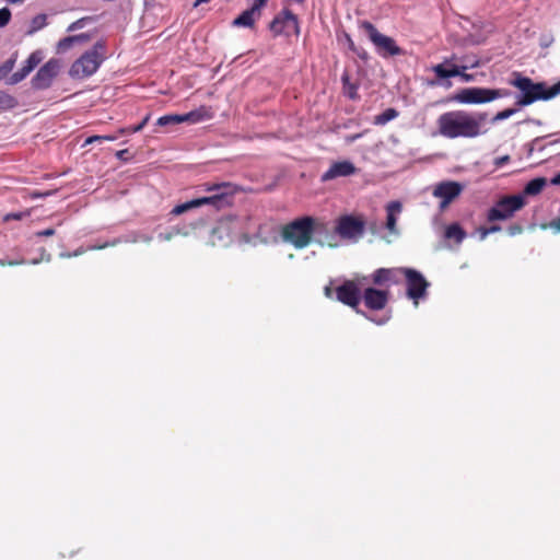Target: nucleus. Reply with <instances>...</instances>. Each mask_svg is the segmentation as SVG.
Wrapping results in <instances>:
<instances>
[{
	"mask_svg": "<svg viewBox=\"0 0 560 560\" xmlns=\"http://www.w3.org/2000/svg\"><path fill=\"white\" fill-rule=\"evenodd\" d=\"M488 118V112L450 110L438 117L436 126L439 133L446 139H472L489 131L486 127Z\"/></svg>",
	"mask_w": 560,
	"mask_h": 560,
	"instance_id": "1",
	"label": "nucleus"
},
{
	"mask_svg": "<svg viewBox=\"0 0 560 560\" xmlns=\"http://www.w3.org/2000/svg\"><path fill=\"white\" fill-rule=\"evenodd\" d=\"M517 92L514 94L515 106L523 108L538 101H550L553 97L552 88L545 81L535 82L521 72H513L509 81Z\"/></svg>",
	"mask_w": 560,
	"mask_h": 560,
	"instance_id": "2",
	"label": "nucleus"
},
{
	"mask_svg": "<svg viewBox=\"0 0 560 560\" xmlns=\"http://www.w3.org/2000/svg\"><path fill=\"white\" fill-rule=\"evenodd\" d=\"M206 191L208 192L207 196L198 197L184 203L177 205L172 210V213L179 215L190 209L200 207L202 205H210L215 210H221L226 207H230L233 203L236 187L231 183H221L214 184L212 186H207Z\"/></svg>",
	"mask_w": 560,
	"mask_h": 560,
	"instance_id": "3",
	"label": "nucleus"
},
{
	"mask_svg": "<svg viewBox=\"0 0 560 560\" xmlns=\"http://www.w3.org/2000/svg\"><path fill=\"white\" fill-rule=\"evenodd\" d=\"M106 42L97 40L91 49L73 61L69 69L72 79H84L93 75L106 59Z\"/></svg>",
	"mask_w": 560,
	"mask_h": 560,
	"instance_id": "4",
	"label": "nucleus"
},
{
	"mask_svg": "<svg viewBox=\"0 0 560 560\" xmlns=\"http://www.w3.org/2000/svg\"><path fill=\"white\" fill-rule=\"evenodd\" d=\"M315 219L312 217H301L285 224L281 230V236L284 242L292 244L295 248L307 247L314 236Z\"/></svg>",
	"mask_w": 560,
	"mask_h": 560,
	"instance_id": "5",
	"label": "nucleus"
},
{
	"mask_svg": "<svg viewBox=\"0 0 560 560\" xmlns=\"http://www.w3.org/2000/svg\"><path fill=\"white\" fill-rule=\"evenodd\" d=\"M360 28L364 31L370 42L374 45L375 51L382 58L401 56L405 54L396 40L378 32L376 26L370 21H361Z\"/></svg>",
	"mask_w": 560,
	"mask_h": 560,
	"instance_id": "6",
	"label": "nucleus"
},
{
	"mask_svg": "<svg viewBox=\"0 0 560 560\" xmlns=\"http://www.w3.org/2000/svg\"><path fill=\"white\" fill-rule=\"evenodd\" d=\"M526 205L523 195H505L500 197L487 212V221H505L514 217Z\"/></svg>",
	"mask_w": 560,
	"mask_h": 560,
	"instance_id": "7",
	"label": "nucleus"
},
{
	"mask_svg": "<svg viewBox=\"0 0 560 560\" xmlns=\"http://www.w3.org/2000/svg\"><path fill=\"white\" fill-rule=\"evenodd\" d=\"M489 88L468 86L458 89L453 94L446 96L441 103L465 104V105H482L490 103Z\"/></svg>",
	"mask_w": 560,
	"mask_h": 560,
	"instance_id": "8",
	"label": "nucleus"
},
{
	"mask_svg": "<svg viewBox=\"0 0 560 560\" xmlns=\"http://www.w3.org/2000/svg\"><path fill=\"white\" fill-rule=\"evenodd\" d=\"M336 232L342 240L357 242L365 232V221L352 214L340 215L336 220Z\"/></svg>",
	"mask_w": 560,
	"mask_h": 560,
	"instance_id": "9",
	"label": "nucleus"
},
{
	"mask_svg": "<svg viewBox=\"0 0 560 560\" xmlns=\"http://www.w3.org/2000/svg\"><path fill=\"white\" fill-rule=\"evenodd\" d=\"M401 275L405 276L407 282V296L412 300L417 306L419 300L424 298L429 288V282L417 270L411 268H401Z\"/></svg>",
	"mask_w": 560,
	"mask_h": 560,
	"instance_id": "10",
	"label": "nucleus"
},
{
	"mask_svg": "<svg viewBox=\"0 0 560 560\" xmlns=\"http://www.w3.org/2000/svg\"><path fill=\"white\" fill-rule=\"evenodd\" d=\"M268 27L273 37L289 35L290 33L287 31L288 28H293L296 35L300 34L299 18L288 8H283L278 14H276Z\"/></svg>",
	"mask_w": 560,
	"mask_h": 560,
	"instance_id": "11",
	"label": "nucleus"
},
{
	"mask_svg": "<svg viewBox=\"0 0 560 560\" xmlns=\"http://www.w3.org/2000/svg\"><path fill=\"white\" fill-rule=\"evenodd\" d=\"M61 62L57 58H50L44 63L32 78V88L36 91H44L51 86L54 79L59 74Z\"/></svg>",
	"mask_w": 560,
	"mask_h": 560,
	"instance_id": "12",
	"label": "nucleus"
},
{
	"mask_svg": "<svg viewBox=\"0 0 560 560\" xmlns=\"http://www.w3.org/2000/svg\"><path fill=\"white\" fill-rule=\"evenodd\" d=\"M336 299L342 304L353 308L357 313L361 301V291L358 284L352 280H346L341 285L336 288Z\"/></svg>",
	"mask_w": 560,
	"mask_h": 560,
	"instance_id": "13",
	"label": "nucleus"
},
{
	"mask_svg": "<svg viewBox=\"0 0 560 560\" xmlns=\"http://www.w3.org/2000/svg\"><path fill=\"white\" fill-rule=\"evenodd\" d=\"M464 186L457 182H441L433 189V196L441 199L440 207L448 206L463 191Z\"/></svg>",
	"mask_w": 560,
	"mask_h": 560,
	"instance_id": "14",
	"label": "nucleus"
},
{
	"mask_svg": "<svg viewBox=\"0 0 560 560\" xmlns=\"http://www.w3.org/2000/svg\"><path fill=\"white\" fill-rule=\"evenodd\" d=\"M314 236L316 237V242L322 246H338V234L336 232V225L334 229H331L329 223L324 220L315 219Z\"/></svg>",
	"mask_w": 560,
	"mask_h": 560,
	"instance_id": "15",
	"label": "nucleus"
},
{
	"mask_svg": "<svg viewBox=\"0 0 560 560\" xmlns=\"http://www.w3.org/2000/svg\"><path fill=\"white\" fill-rule=\"evenodd\" d=\"M364 305L371 311L385 308L389 301V291L375 288H366L361 294Z\"/></svg>",
	"mask_w": 560,
	"mask_h": 560,
	"instance_id": "16",
	"label": "nucleus"
},
{
	"mask_svg": "<svg viewBox=\"0 0 560 560\" xmlns=\"http://www.w3.org/2000/svg\"><path fill=\"white\" fill-rule=\"evenodd\" d=\"M43 60V52L42 50H35L33 51L27 59L24 61L21 69H19L16 72L11 74L8 80L7 84L9 85H15L23 81Z\"/></svg>",
	"mask_w": 560,
	"mask_h": 560,
	"instance_id": "17",
	"label": "nucleus"
},
{
	"mask_svg": "<svg viewBox=\"0 0 560 560\" xmlns=\"http://www.w3.org/2000/svg\"><path fill=\"white\" fill-rule=\"evenodd\" d=\"M455 59V56L451 58H445L442 63L435 65L432 67V71L439 80H448L451 78H455L458 74H462V70H466V66L453 65L452 61Z\"/></svg>",
	"mask_w": 560,
	"mask_h": 560,
	"instance_id": "18",
	"label": "nucleus"
},
{
	"mask_svg": "<svg viewBox=\"0 0 560 560\" xmlns=\"http://www.w3.org/2000/svg\"><path fill=\"white\" fill-rule=\"evenodd\" d=\"M399 275H401V268H380L373 272L372 281L376 285L386 283L397 284L399 282Z\"/></svg>",
	"mask_w": 560,
	"mask_h": 560,
	"instance_id": "19",
	"label": "nucleus"
},
{
	"mask_svg": "<svg viewBox=\"0 0 560 560\" xmlns=\"http://www.w3.org/2000/svg\"><path fill=\"white\" fill-rule=\"evenodd\" d=\"M401 210L402 206L399 201H390L386 206V229L393 234L397 233V217L401 213Z\"/></svg>",
	"mask_w": 560,
	"mask_h": 560,
	"instance_id": "20",
	"label": "nucleus"
},
{
	"mask_svg": "<svg viewBox=\"0 0 560 560\" xmlns=\"http://www.w3.org/2000/svg\"><path fill=\"white\" fill-rule=\"evenodd\" d=\"M341 84H342V93L346 97H348L351 101H359V88L360 84L358 82H351L350 74L347 70L343 71L341 74Z\"/></svg>",
	"mask_w": 560,
	"mask_h": 560,
	"instance_id": "21",
	"label": "nucleus"
},
{
	"mask_svg": "<svg viewBox=\"0 0 560 560\" xmlns=\"http://www.w3.org/2000/svg\"><path fill=\"white\" fill-rule=\"evenodd\" d=\"M257 14L250 9L244 10L240 15H237L232 22V27H247L253 28L255 26V22L258 20Z\"/></svg>",
	"mask_w": 560,
	"mask_h": 560,
	"instance_id": "22",
	"label": "nucleus"
},
{
	"mask_svg": "<svg viewBox=\"0 0 560 560\" xmlns=\"http://www.w3.org/2000/svg\"><path fill=\"white\" fill-rule=\"evenodd\" d=\"M182 122L197 124L211 118V114L206 106H200L197 109L190 110L186 114H180Z\"/></svg>",
	"mask_w": 560,
	"mask_h": 560,
	"instance_id": "23",
	"label": "nucleus"
},
{
	"mask_svg": "<svg viewBox=\"0 0 560 560\" xmlns=\"http://www.w3.org/2000/svg\"><path fill=\"white\" fill-rule=\"evenodd\" d=\"M355 172L354 164L350 161H339L330 165L323 175H352Z\"/></svg>",
	"mask_w": 560,
	"mask_h": 560,
	"instance_id": "24",
	"label": "nucleus"
},
{
	"mask_svg": "<svg viewBox=\"0 0 560 560\" xmlns=\"http://www.w3.org/2000/svg\"><path fill=\"white\" fill-rule=\"evenodd\" d=\"M545 185V177H535L525 186L524 190L520 195H523L525 199L526 196H536L544 189Z\"/></svg>",
	"mask_w": 560,
	"mask_h": 560,
	"instance_id": "25",
	"label": "nucleus"
},
{
	"mask_svg": "<svg viewBox=\"0 0 560 560\" xmlns=\"http://www.w3.org/2000/svg\"><path fill=\"white\" fill-rule=\"evenodd\" d=\"M342 37L348 46V49L357 55L362 61L366 62L370 59L369 52L361 46H357L352 40L349 33L343 32Z\"/></svg>",
	"mask_w": 560,
	"mask_h": 560,
	"instance_id": "26",
	"label": "nucleus"
},
{
	"mask_svg": "<svg viewBox=\"0 0 560 560\" xmlns=\"http://www.w3.org/2000/svg\"><path fill=\"white\" fill-rule=\"evenodd\" d=\"M47 24V14L39 13L31 20L30 26L26 30L25 35L32 36L38 31L43 30Z\"/></svg>",
	"mask_w": 560,
	"mask_h": 560,
	"instance_id": "27",
	"label": "nucleus"
},
{
	"mask_svg": "<svg viewBox=\"0 0 560 560\" xmlns=\"http://www.w3.org/2000/svg\"><path fill=\"white\" fill-rule=\"evenodd\" d=\"M444 236L447 240H454L457 244L466 237V232L458 223H453L445 229Z\"/></svg>",
	"mask_w": 560,
	"mask_h": 560,
	"instance_id": "28",
	"label": "nucleus"
},
{
	"mask_svg": "<svg viewBox=\"0 0 560 560\" xmlns=\"http://www.w3.org/2000/svg\"><path fill=\"white\" fill-rule=\"evenodd\" d=\"M398 115L399 113L397 109L393 107L386 108L383 113L374 117L373 124L376 126H384L390 120L397 118Z\"/></svg>",
	"mask_w": 560,
	"mask_h": 560,
	"instance_id": "29",
	"label": "nucleus"
},
{
	"mask_svg": "<svg viewBox=\"0 0 560 560\" xmlns=\"http://www.w3.org/2000/svg\"><path fill=\"white\" fill-rule=\"evenodd\" d=\"M19 105L18 100L11 94L0 90V110H11Z\"/></svg>",
	"mask_w": 560,
	"mask_h": 560,
	"instance_id": "30",
	"label": "nucleus"
},
{
	"mask_svg": "<svg viewBox=\"0 0 560 560\" xmlns=\"http://www.w3.org/2000/svg\"><path fill=\"white\" fill-rule=\"evenodd\" d=\"M18 60V51L13 52L9 59H7L1 66H0V80L5 79L10 77V72L13 70L15 63Z\"/></svg>",
	"mask_w": 560,
	"mask_h": 560,
	"instance_id": "31",
	"label": "nucleus"
},
{
	"mask_svg": "<svg viewBox=\"0 0 560 560\" xmlns=\"http://www.w3.org/2000/svg\"><path fill=\"white\" fill-rule=\"evenodd\" d=\"M520 110V108L517 106L515 107H509V108H505L503 110H500L493 117L491 118H488L489 122L491 125H495L500 121H503L505 119H509L510 117H512L514 114H516L517 112Z\"/></svg>",
	"mask_w": 560,
	"mask_h": 560,
	"instance_id": "32",
	"label": "nucleus"
},
{
	"mask_svg": "<svg viewBox=\"0 0 560 560\" xmlns=\"http://www.w3.org/2000/svg\"><path fill=\"white\" fill-rule=\"evenodd\" d=\"M176 124H182L179 114L164 115L156 120V125L161 127Z\"/></svg>",
	"mask_w": 560,
	"mask_h": 560,
	"instance_id": "33",
	"label": "nucleus"
},
{
	"mask_svg": "<svg viewBox=\"0 0 560 560\" xmlns=\"http://www.w3.org/2000/svg\"><path fill=\"white\" fill-rule=\"evenodd\" d=\"M489 98L490 103L498 100V98H504L510 97L512 95V91L509 89H492L489 88Z\"/></svg>",
	"mask_w": 560,
	"mask_h": 560,
	"instance_id": "34",
	"label": "nucleus"
},
{
	"mask_svg": "<svg viewBox=\"0 0 560 560\" xmlns=\"http://www.w3.org/2000/svg\"><path fill=\"white\" fill-rule=\"evenodd\" d=\"M75 44L73 36H67L61 38L57 44V51L65 52Z\"/></svg>",
	"mask_w": 560,
	"mask_h": 560,
	"instance_id": "35",
	"label": "nucleus"
},
{
	"mask_svg": "<svg viewBox=\"0 0 560 560\" xmlns=\"http://www.w3.org/2000/svg\"><path fill=\"white\" fill-rule=\"evenodd\" d=\"M90 20V16H85L74 21L67 27V32H74L77 30L83 28Z\"/></svg>",
	"mask_w": 560,
	"mask_h": 560,
	"instance_id": "36",
	"label": "nucleus"
},
{
	"mask_svg": "<svg viewBox=\"0 0 560 560\" xmlns=\"http://www.w3.org/2000/svg\"><path fill=\"white\" fill-rule=\"evenodd\" d=\"M11 16L12 14L9 8L3 7L0 9V28L9 24Z\"/></svg>",
	"mask_w": 560,
	"mask_h": 560,
	"instance_id": "37",
	"label": "nucleus"
},
{
	"mask_svg": "<svg viewBox=\"0 0 560 560\" xmlns=\"http://www.w3.org/2000/svg\"><path fill=\"white\" fill-rule=\"evenodd\" d=\"M499 231H501V226L495 225V224L488 226V228H480L479 229L480 238L485 240L489 234L497 233Z\"/></svg>",
	"mask_w": 560,
	"mask_h": 560,
	"instance_id": "38",
	"label": "nucleus"
},
{
	"mask_svg": "<svg viewBox=\"0 0 560 560\" xmlns=\"http://www.w3.org/2000/svg\"><path fill=\"white\" fill-rule=\"evenodd\" d=\"M268 1L269 0H254L253 4L249 8L257 14V18H260L261 10L264 7H266Z\"/></svg>",
	"mask_w": 560,
	"mask_h": 560,
	"instance_id": "39",
	"label": "nucleus"
},
{
	"mask_svg": "<svg viewBox=\"0 0 560 560\" xmlns=\"http://www.w3.org/2000/svg\"><path fill=\"white\" fill-rule=\"evenodd\" d=\"M98 144V145H102L103 144V140H101V135H93V136H89L84 139L83 143L81 144V148H85L88 145H91V144Z\"/></svg>",
	"mask_w": 560,
	"mask_h": 560,
	"instance_id": "40",
	"label": "nucleus"
},
{
	"mask_svg": "<svg viewBox=\"0 0 560 560\" xmlns=\"http://www.w3.org/2000/svg\"><path fill=\"white\" fill-rule=\"evenodd\" d=\"M30 215V212L28 211H25V212H11V213H8L3 217V221L4 222H8L10 220H21L25 217Z\"/></svg>",
	"mask_w": 560,
	"mask_h": 560,
	"instance_id": "41",
	"label": "nucleus"
},
{
	"mask_svg": "<svg viewBox=\"0 0 560 560\" xmlns=\"http://www.w3.org/2000/svg\"><path fill=\"white\" fill-rule=\"evenodd\" d=\"M551 135L549 136H546L547 137H550ZM545 139V137H537L535 138L532 143H530V149H529V153H532L534 150H537V151H542L545 149V145L541 144V141Z\"/></svg>",
	"mask_w": 560,
	"mask_h": 560,
	"instance_id": "42",
	"label": "nucleus"
},
{
	"mask_svg": "<svg viewBox=\"0 0 560 560\" xmlns=\"http://www.w3.org/2000/svg\"><path fill=\"white\" fill-rule=\"evenodd\" d=\"M139 131H141V126L135 125V126H128V127L120 128L118 130V133H120V136H125V135L136 133Z\"/></svg>",
	"mask_w": 560,
	"mask_h": 560,
	"instance_id": "43",
	"label": "nucleus"
},
{
	"mask_svg": "<svg viewBox=\"0 0 560 560\" xmlns=\"http://www.w3.org/2000/svg\"><path fill=\"white\" fill-rule=\"evenodd\" d=\"M523 232V226L518 223H514V224H511L509 225L508 228V233L509 235L511 236H515V235H518Z\"/></svg>",
	"mask_w": 560,
	"mask_h": 560,
	"instance_id": "44",
	"label": "nucleus"
},
{
	"mask_svg": "<svg viewBox=\"0 0 560 560\" xmlns=\"http://www.w3.org/2000/svg\"><path fill=\"white\" fill-rule=\"evenodd\" d=\"M75 44H83L91 39V35L89 33H81L78 35H72Z\"/></svg>",
	"mask_w": 560,
	"mask_h": 560,
	"instance_id": "45",
	"label": "nucleus"
},
{
	"mask_svg": "<svg viewBox=\"0 0 560 560\" xmlns=\"http://www.w3.org/2000/svg\"><path fill=\"white\" fill-rule=\"evenodd\" d=\"M116 158L121 161H128L132 158V154L128 149H124L116 152Z\"/></svg>",
	"mask_w": 560,
	"mask_h": 560,
	"instance_id": "46",
	"label": "nucleus"
},
{
	"mask_svg": "<svg viewBox=\"0 0 560 560\" xmlns=\"http://www.w3.org/2000/svg\"><path fill=\"white\" fill-rule=\"evenodd\" d=\"M509 162H510L509 155L499 156L493 160V164L495 165L497 168L502 167L503 165H505Z\"/></svg>",
	"mask_w": 560,
	"mask_h": 560,
	"instance_id": "47",
	"label": "nucleus"
},
{
	"mask_svg": "<svg viewBox=\"0 0 560 560\" xmlns=\"http://www.w3.org/2000/svg\"><path fill=\"white\" fill-rule=\"evenodd\" d=\"M55 233H56L55 229L49 228V229L36 232V236L47 237V236H52Z\"/></svg>",
	"mask_w": 560,
	"mask_h": 560,
	"instance_id": "48",
	"label": "nucleus"
},
{
	"mask_svg": "<svg viewBox=\"0 0 560 560\" xmlns=\"http://www.w3.org/2000/svg\"><path fill=\"white\" fill-rule=\"evenodd\" d=\"M120 133H113V135H102L101 140H103V143L107 141H116L118 139Z\"/></svg>",
	"mask_w": 560,
	"mask_h": 560,
	"instance_id": "49",
	"label": "nucleus"
},
{
	"mask_svg": "<svg viewBox=\"0 0 560 560\" xmlns=\"http://www.w3.org/2000/svg\"><path fill=\"white\" fill-rule=\"evenodd\" d=\"M457 77H460L465 82H470L474 80V75L466 73L465 70H462V74H458Z\"/></svg>",
	"mask_w": 560,
	"mask_h": 560,
	"instance_id": "50",
	"label": "nucleus"
},
{
	"mask_svg": "<svg viewBox=\"0 0 560 560\" xmlns=\"http://www.w3.org/2000/svg\"><path fill=\"white\" fill-rule=\"evenodd\" d=\"M51 192L50 191H37V190H34L31 192V197L32 198H37V197H46V196H49Z\"/></svg>",
	"mask_w": 560,
	"mask_h": 560,
	"instance_id": "51",
	"label": "nucleus"
},
{
	"mask_svg": "<svg viewBox=\"0 0 560 560\" xmlns=\"http://www.w3.org/2000/svg\"><path fill=\"white\" fill-rule=\"evenodd\" d=\"M552 88V93H553V97L558 96L560 94V80L555 83L553 85H551Z\"/></svg>",
	"mask_w": 560,
	"mask_h": 560,
	"instance_id": "52",
	"label": "nucleus"
},
{
	"mask_svg": "<svg viewBox=\"0 0 560 560\" xmlns=\"http://www.w3.org/2000/svg\"><path fill=\"white\" fill-rule=\"evenodd\" d=\"M23 262H24L23 260H21V261H4V260H0V266H16V265H21Z\"/></svg>",
	"mask_w": 560,
	"mask_h": 560,
	"instance_id": "53",
	"label": "nucleus"
},
{
	"mask_svg": "<svg viewBox=\"0 0 560 560\" xmlns=\"http://www.w3.org/2000/svg\"><path fill=\"white\" fill-rule=\"evenodd\" d=\"M149 120H150V114L145 115L144 118L138 124L139 126H141V130L148 124Z\"/></svg>",
	"mask_w": 560,
	"mask_h": 560,
	"instance_id": "54",
	"label": "nucleus"
},
{
	"mask_svg": "<svg viewBox=\"0 0 560 560\" xmlns=\"http://www.w3.org/2000/svg\"><path fill=\"white\" fill-rule=\"evenodd\" d=\"M210 0H195L194 4H192V8H198L200 4L202 3H207L209 2Z\"/></svg>",
	"mask_w": 560,
	"mask_h": 560,
	"instance_id": "55",
	"label": "nucleus"
},
{
	"mask_svg": "<svg viewBox=\"0 0 560 560\" xmlns=\"http://www.w3.org/2000/svg\"><path fill=\"white\" fill-rule=\"evenodd\" d=\"M325 295H326L327 298H331V295H332V290H331V288H330V287H326V288H325Z\"/></svg>",
	"mask_w": 560,
	"mask_h": 560,
	"instance_id": "56",
	"label": "nucleus"
},
{
	"mask_svg": "<svg viewBox=\"0 0 560 560\" xmlns=\"http://www.w3.org/2000/svg\"><path fill=\"white\" fill-rule=\"evenodd\" d=\"M550 183L555 186L560 185V177H552Z\"/></svg>",
	"mask_w": 560,
	"mask_h": 560,
	"instance_id": "57",
	"label": "nucleus"
},
{
	"mask_svg": "<svg viewBox=\"0 0 560 560\" xmlns=\"http://www.w3.org/2000/svg\"><path fill=\"white\" fill-rule=\"evenodd\" d=\"M540 45L542 47H548L550 45V42L549 40H544V42L540 43Z\"/></svg>",
	"mask_w": 560,
	"mask_h": 560,
	"instance_id": "58",
	"label": "nucleus"
},
{
	"mask_svg": "<svg viewBox=\"0 0 560 560\" xmlns=\"http://www.w3.org/2000/svg\"><path fill=\"white\" fill-rule=\"evenodd\" d=\"M360 137H361V135H360V133H358V135L351 136V137H350V140H351V141H354V140L359 139Z\"/></svg>",
	"mask_w": 560,
	"mask_h": 560,
	"instance_id": "59",
	"label": "nucleus"
},
{
	"mask_svg": "<svg viewBox=\"0 0 560 560\" xmlns=\"http://www.w3.org/2000/svg\"><path fill=\"white\" fill-rule=\"evenodd\" d=\"M535 125H541V121L539 119H529Z\"/></svg>",
	"mask_w": 560,
	"mask_h": 560,
	"instance_id": "60",
	"label": "nucleus"
},
{
	"mask_svg": "<svg viewBox=\"0 0 560 560\" xmlns=\"http://www.w3.org/2000/svg\"><path fill=\"white\" fill-rule=\"evenodd\" d=\"M9 3H20L22 2L23 0H7Z\"/></svg>",
	"mask_w": 560,
	"mask_h": 560,
	"instance_id": "61",
	"label": "nucleus"
},
{
	"mask_svg": "<svg viewBox=\"0 0 560 560\" xmlns=\"http://www.w3.org/2000/svg\"><path fill=\"white\" fill-rule=\"evenodd\" d=\"M556 228L560 231V218L557 220V222L555 223Z\"/></svg>",
	"mask_w": 560,
	"mask_h": 560,
	"instance_id": "62",
	"label": "nucleus"
},
{
	"mask_svg": "<svg viewBox=\"0 0 560 560\" xmlns=\"http://www.w3.org/2000/svg\"><path fill=\"white\" fill-rule=\"evenodd\" d=\"M558 142H560V140H559V139L555 140V141H552V142H550V144H555V143H558Z\"/></svg>",
	"mask_w": 560,
	"mask_h": 560,
	"instance_id": "63",
	"label": "nucleus"
},
{
	"mask_svg": "<svg viewBox=\"0 0 560 560\" xmlns=\"http://www.w3.org/2000/svg\"><path fill=\"white\" fill-rule=\"evenodd\" d=\"M59 175L65 176V175H67V172H62Z\"/></svg>",
	"mask_w": 560,
	"mask_h": 560,
	"instance_id": "64",
	"label": "nucleus"
}]
</instances>
